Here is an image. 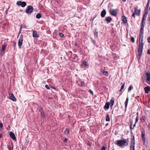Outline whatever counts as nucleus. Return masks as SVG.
I'll list each match as a JSON object with an SVG mask.
<instances>
[{
    "instance_id": "48",
    "label": "nucleus",
    "mask_w": 150,
    "mask_h": 150,
    "mask_svg": "<svg viewBox=\"0 0 150 150\" xmlns=\"http://www.w3.org/2000/svg\"><path fill=\"white\" fill-rule=\"evenodd\" d=\"M7 148L8 150H12L11 149V146L10 145H8L7 146Z\"/></svg>"
},
{
    "instance_id": "9",
    "label": "nucleus",
    "mask_w": 150,
    "mask_h": 150,
    "mask_svg": "<svg viewBox=\"0 0 150 150\" xmlns=\"http://www.w3.org/2000/svg\"><path fill=\"white\" fill-rule=\"evenodd\" d=\"M9 135L10 137L13 140H16V138L15 137L14 134L12 132H11L9 133Z\"/></svg>"
},
{
    "instance_id": "18",
    "label": "nucleus",
    "mask_w": 150,
    "mask_h": 150,
    "mask_svg": "<svg viewBox=\"0 0 150 150\" xmlns=\"http://www.w3.org/2000/svg\"><path fill=\"white\" fill-rule=\"evenodd\" d=\"M144 90H145V93H148L149 91H150V87L149 86L145 87L144 88Z\"/></svg>"
},
{
    "instance_id": "63",
    "label": "nucleus",
    "mask_w": 150,
    "mask_h": 150,
    "mask_svg": "<svg viewBox=\"0 0 150 150\" xmlns=\"http://www.w3.org/2000/svg\"><path fill=\"white\" fill-rule=\"evenodd\" d=\"M105 71L104 70H102L101 71V72H102V73L103 74V72H105Z\"/></svg>"
},
{
    "instance_id": "46",
    "label": "nucleus",
    "mask_w": 150,
    "mask_h": 150,
    "mask_svg": "<svg viewBox=\"0 0 150 150\" xmlns=\"http://www.w3.org/2000/svg\"><path fill=\"white\" fill-rule=\"evenodd\" d=\"M86 144L88 145L89 146H91V144L90 143L89 141H88L86 143Z\"/></svg>"
},
{
    "instance_id": "60",
    "label": "nucleus",
    "mask_w": 150,
    "mask_h": 150,
    "mask_svg": "<svg viewBox=\"0 0 150 150\" xmlns=\"http://www.w3.org/2000/svg\"><path fill=\"white\" fill-rule=\"evenodd\" d=\"M2 135V134L0 133V138H1Z\"/></svg>"
},
{
    "instance_id": "12",
    "label": "nucleus",
    "mask_w": 150,
    "mask_h": 150,
    "mask_svg": "<svg viewBox=\"0 0 150 150\" xmlns=\"http://www.w3.org/2000/svg\"><path fill=\"white\" fill-rule=\"evenodd\" d=\"M145 133L144 132H142L141 134L142 139L144 143H145L146 141V138L145 137Z\"/></svg>"
},
{
    "instance_id": "32",
    "label": "nucleus",
    "mask_w": 150,
    "mask_h": 150,
    "mask_svg": "<svg viewBox=\"0 0 150 150\" xmlns=\"http://www.w3.org/2000/svg\"><path fill=\"white\" fill-rule=\"evenodd\" d=\"M137 116L136 119V120H135V123H136L139 120V117H138V112L137 113Z\"/></svg>"
},
{
    "instance_id": "61",
    "label": "nucleus",
    "mask_w": 150,
    "mask_h": 150,
    "mask_svg": "<svg viewBox=\"0 0 150 150\" xmlns=\"http://www.w3.org/2000/svg\"><path fill=\"white\" fill-rule=\"evenodd\" d=\"M148 22H149V21H150L149 23H150V17H149L148 18Z\"/></svg>"
},
{
    "instance_id": "20",
    "label": "nucleus",
    "mask_w": 150,
    "mask_h": 150,
    "mask_svg": "<svg viewBox=\"0 0 150 150\" xmlns=\"http://www.w3.org/2000/svg\"><path fill=\"white\" fill-rule=\"evenodd\" d=\"M114 98H112L110 100V107H112L114 105Z\"/></svg>"
},
{
    "instance_id": "38",
    "label": "nucleus",
    "mask_w": 150,
    "mask_h": 150,
    "mask_svg": "<svg viewBox=\"0 0 150 150\" xmlns=\"http://www.w3.org/2000/svg\"><path fill=\"white\" fill-rule=\"evenodd\" d=\"M135 41L134 38L133 37H132L130 39V41L134 43Z\"/></svg>"
},
{
    "instance_id": "59",
    "label": "nucleus",
    "mask_w": 150,
    "mask_h": 150,
    "mask_svg": "<svg viewBox=\"0 0 150 150\" xmlns=\"http://www.w3.org/2000/svg\"><path fill=\"white\" fill-rule=\"evenodd\" d=\"M67 138H66L64 139V142H66L67 141Z\"/></svg>"
},
{
    "instance_id": "19",
    "label": "nucleus",
    "mask_w": 150,
    "mask_h": 150,
    "mask_svg": "<svg viewBox=\"0 0 150 150\" xmlns=\"http://www.w3.org/2000/svg\"><path fill=\"white\" fill-rule=\"evenodd\" d=\"M122 19L123 22L125 23L127 22V21L126 17L125 16H122Z\"/></svg>"
},
{
    "instance_id": "24",
    "label": "nucleus",
    "mask_w": 150,
    "mask_h": 150,
    "mask_svg": "<svg viewBox=\"0 0 150 150\" xmlns=\"http://www.w3.org/2000/svg\"><path fill=\"white\" fill-rule=\"evenodd\" d=\"M94 35L95 37L98 38V32H97V30L96 29H95L94 31Z\"/></svg>"
},
{
    "instance_id": "50",
    "label": "nucleus",
    "mask_w": 150,
    "mask_h": 150,
    "mask_svg": "<svg viewBox=\"0 0 150 150\" xmlns=\"http://www.w3.org/2000/svg\"><path fill=\"white\" fill-rule=\"evenodd\" d=\"M59 35L61 37H63L64 36V34L62 33H59Z\"/></svg>"
},
{
    "instance_id": "30",
    "label": "nucleus",
    "mask_w": 150,
    "mask_h": 150,
    "mask_svg": "<svg viewBox=\"0 0 150 150\" xmlns=\"http://www.w3.org/2000/svg\"><path fill=\"white\" fill-rule=\"evenodd\" d=\"M80 86H86V84L84 81H81L80 82Z\"/></svg>"
},
{
    "instance_id": "53",
    "label": "nucleus",
    "mask_w": 150,
    "mask_h": 150,
    "mask_svg": "<svg viewBox=\"0 0 150 150\" xmlns=\"http://www.w3.org/2000/svg\"><path fill=\"white\" fill-rule=\"evenodd\" d=\"M147 40L149 43H150V37H148L147 38Z\"/></svg>"
},
{
    "instance_id": "10",
    "label": "nucleus",
    "mask_w": 150,
    "mask_h": 150,
    "mask_svg": "<svg viewBox=\"0 0 150 150\" xmlns=\"http://www.w3.org/2000/svg\"><path fill=\"white\" fill-rule=\"evenodd\" d=\"M110 14L114 16H116L117 14V12L115 9H110Z\"/></svg>"
},
{
    "instance_id": "55",
    "label": "nucleus",
    "mask_w": 150,
    "mask_h": 150,
    "mask_svg": "<svg viewBox=\"0 0 150 150\" xmlns=\"http://www.w3.org/2000/svg\"><path fill=\"white\" fill-rule=\"evenodd\" d=\"M21 29H22V27H21V26L20 28V29L19 33H18L19 34L21 33Z\"/></svg>"
},
{
    "instance_id": "21",
    "label": "nucleus",
    "mask_w": 150,
    "mask_h": 150,
    "mask_svg": "<svg viewBox=\"0 0 150 150\" xmlns=\"http://www.w3.org/2000/svg\"><path fill=\"white\" fill-rule=\"evenodd\" d=\"M128 101H129V98L127 97V98H126V101L125 102V108L126 110L127 107V105L128 103Z\"/></svg>"
},
{
    "instance_id": "57",
    "label": "nucleus",
    "mask_w": 150,
    "mask_h": 150,
    "mask_svg": "<svg viewBox=\"0 0 150 150\" xmlns=\"http://www.w3.org/2000/svg\"><path fill=\"white\" fill-rule=\"evenodd\" d=\"M134 147H130V150H134Z\"/></svg>"
},
{
    "instance_id": "7",
    "label": "nucleus",
    "mask_w": 150,
    "mask_h": 150,
    "mask_svg": "<svg viewBox=\"0 0 150 150\" xmlns=\"http://www.w3.org/2000/svg\"><path fill=\"white\" fill-rule=\"evenodd\" d=\"M132 139L131 141L130 147H135V138L134 135L132 134L131 136Z\"/></svg>"
},
{
    "instance_id": "17",
    "label": "nucleus",
    "mask_w": 150,
    "mask_h": 150,
    "mask_svg": "<svg viewBox=\"0 0 150 150\" xmlns=\"http://www.w3.org/2000/svg\"><path fill=\"white\" fill-rule=\"evenodd\" d=\"M110 105V102H106L105 103L104 106V109H108L109 108Z\"/></svg>"
},
{
    "instance_id": "14",
    "label": "nucleus",
    "mask_w": 150,
    "mask_h": 150,
    "mask_svg": "<svg viewBox=\"0 0 150 150\" xmlns=\"http://www.w3.org/2000/svg\"><path fill=\"white\" fill-rule=\"evenodd\" d=\"M105 21H107L108 23H110L112 21V18L110 16H107L105 18Z\"/></svg>"
},
{
    "instance_id": "58",
    "label": "nucleus",
    "mask_w": 150,
    "mask_h": 150,
    "mask_svg": "<svg viewBox=\"0 0 150 150\" xmlns=\"http://www.w3.org/2000/svg\"><path fill=\"white\" fill-rule=\"evenodd\" d=\"M16 44V43L15 42H13V45L15 47Z\"/></svg>"
},
{
    "instance_id": "29",
    "label": "nucleus",
    "mask_w": 150,
    "mask_h": 150,
    "mask_svg": "<svg viewBox=\"0 0 150 150\" xmlns=\"http://www.w3.org/2000/svg\"><path fill=\"white\" fill-rule=\"evenodd\" d=\"M69 132V129L68 128H67L64 132L65 134H67Z\"/></svg>"
},
{
    "instance_id": "16",
    "label": "nucleus",
    "mask_w": 150,
    "mask_h": 150,
    "mask_svg": "<svg viewBox=\"0 0 150 150\" xmlns=\"http://www.w3.org/2000/svg\"><path fill=\"white\" fill-rule=\"evenodd\" d=\"M134 13L136 15L139 16L140 13V11L137 9V8H136L135 9L134 12Z\"/></svg>"
},
{
    "instance_id": "43",
    "label": "nucleus",
    "mask_w": 150,
    "mask_h": 150,
    "mask_svg": "<svg viewBox=\"0 0 150 150\" xmlns=\"http://www.w3.org/2000/svg\"><path fill=\"white\" fill-rule=\"evenodd\" d=\"M144 29L141 28L140 30L139 33H143Z\"/></svg>"
},
{
    "instance_id": "25",
    "label": "nucleus",
    "mask_w": 150,
    "mask_h": 150,
    "mask_svg": "<svg viewBox=\"0 0 150 150\" xmlns=\"http://www.w3.org/2000/svg\"><path fill=\"white\" fill-rule=\"evenodd\" d=\"M106 121H110V117L108 113L107 114L106 117Z\"/></svg>"
},
{
    "instance_id": "8",
    "label": "nucleus",
    "mask_w": 150,
    "mask_h": 150,
    "mask_svg": "<svg viewBox=\"0 0 150 150\" xmlns=\"http://www.w3.org/2000/svg\"><path fill=\"white\" fill-rule=\"evenodd\" d=\"M23 35H21L20 36V38L19 40V41L18 43V46L20 48H21V47L22 44V42L23 41Z\"/></svg>"
},
{
    "instance_id": "26",
    "label": "nucleus",
    "mask_w": 150,
    "mask_h": 150,
    "mask_svg": "<svg viewBox=\"0 0 150 150\" xmlns=\"http://www.w3.org/2000/svg\"><path fill=\"white\" fill-rule=\"evenodd\" d=\"M146 17H145V16H143L142 21V22L141 23H142V24H143V23H145V21H146Z\"/></svg>"
},
{
    "instance_id": "36",
    "label": "nucleus",
    "mask_w": 150,
    "mask_h": 150,
    "mask_svg": "<svg viewBox=\"0 0 150 150\" xmlns=\"http://www.w3.org/2000/svg\"><path fill=\"white\" fill-rule=\"evenodd\" d=\"M150 1V0H148V3L147 4L146 6V7L145 8H146V9L147 10H148V8H149V2Z\"/></svg>"
},
{
    "instance_id": "35",
    "label": "nucleus",
    "mask_w": 150,
    "mask_h": 150,
    "mask_svg": "<svg viewBox=\"0 0 150 150\" xmlns=\"http://www.w3.org/2000/svg\"><path fill=\"white\" fill-rule=\"evenodd\" d=\"M133 88V86L132 85H131L129 87L128 89V92H129L132 90V88Z\"/></svg>"
},
{
    "instance_id": "41",
    "label": "nucleus",
    "mask_w": 150,
    "mask_h": 150,
    "mask_svg": "<svg viewBox=\"0 0 150 150\" xmlns=\"http://www.w3.org/2000/svg\"><path fill=\"white\" fill-rule=\"evenodd\" d=\"M39 111L40 112V113L44 112L43 109L41 107L39 108Z\"/></svg>"
},
{
    "instance_id": "27",
    "label": "nucleus",
    "mask_w": 150,
    "mask_h": 150,
    "mask_svg": "<svg viewBox=\"0 0 150 150\" xmlns=\"http://www.w3.org/2000/svg\"><path fill=\"white\" fill-rule=\"evenodd\" d=\"M41 16H42L41 15V14L40 13H38L36 15V18H37L38 19H39L41 18Z\"/></svg>"
},
{
    "instance_id": "51",
    "label": "nucleus",
    "mask_w": 150,
    "mask_h": 150,
    "mask_svg": "<svg viewBox=\"0 0 150 150\" xmlns=\"http://www.w3.org/2000/svg\"><path fill=\"white\" fill-rule=\"evenodd\" d=\"M141 28H142L143 29H144V25H143V24H142V23H141Z\"/></svg>"
},
{
    "instance_id": "6",
    "label": "nucleus",
    "mask_w": 150,
    "mask_h": 150,
    "mask_svg": "<svg viewBox=\"0 0 150 150\" xmlns=\"http://www.w3.org/2000/svg\"><path fill=\"white\" fill-rule=\"evenodd\" d=\"M16 4L18 6H21L22 7H25L26 5V3L25 1H17Z\"/></svg>"
},
{
    "instance_id": "37",
    "label": "nucleus",
    "mask_w": 150,
    "mask_h": 150,
    "mask_svg": "<svg viewBox=\"0 0 150 150\" xmlns=\"http://www.w3.org/2000/svg\"><path fill=\"white\" fill-rule=\"evenodd\" d=\"M91 41L92 43H93L94 45H95L96 42L95 40L93 39L92 38H91Z\"/></svg>"
},
{
    "instance_id": "54",
    "label": "nucleus",
    "mask_w": 150,
    "mask_h": 150,
    "mask_svg": "<svg viewBox=\"0 0 150 150\" xmlns=\"http://www.w3.org/2000/svg\"><path fill=\"white\" fill-rule=\"evenodd\" d=\"M130 126H132V125L133 124V121L132 120V121H131L130 120Z\"/></svg>"
},
{
    "instance_id": "34",
    "label": "nucleus",
    "mask_w": 150,
    "mask_h": 150,
    "mask_svg": "<svg viewBox=\"0 0 150 150\" xmlns=\"http://www.w3.org/2000/svg\"><path fill=\"white\" fill-rule=\"evenodd\" d=\"M113 6V4L111 3H110L109 4L108 7L110 8V9H111L112 8V7Z\"/></svg>"
},
{
    "instance_id": "3",
    "label": "nucleus",
    "mask_w": 150,
    "mask_h": 150,
    "mask_svg": "<svg viewBox=\"0 0 150 150\" xmlns=\"http://www.w3.org/2000/svg\"><path fill=\"white\" fill-rule=\"evenodd\" d=\"M146 68L147 69V70L145 71L146 72V76L147 77L146 81L147 82H149L150 81V73L149 70L148 69H149L150 68V67L149 65H148L147 64Z\"/></svg>"
},
{
    "instance_id": "42",
    "label": "nucleus",
    "mask_w": 150,
    "mask_h": 150,
    "mask_svg": "<svg viewBox=\"0 0 150 150\" xmlns=\"http://www.w3.org/2000/svg\"><path fill=\"white\" fill-rule=\"evenodd\" d=\"M108 74V71H105V72H103V74L107 76Z\"/></svg>"
},
{
    "instance_id": "23",
    "label": "nucleus",
    "mask_w": 150,
    "mask_h": 150,
    "mask_svg": "<svg viewBox=\"0 0 150 150\" xmlns=\"http://www.w3.org/2000/svg\"><path fill=\"white\" fill-rule=\"evenodd\" d=\"M148 10L146 9V8H145L144 11L143 16L146 17L148 13Z\"/></svg>"
},
{
    "instance_id": "52",
    "label": "nucleus",
    "mask_w": 150,
    "mask_h": 150,
    "mask_svg": "<svg viewBox=\"0 0 150 150\" xmlns=\"http://www.w3.org/2000/svg\"><path fill=\"white\" fill-rule=\"evenodd\" d=\"M135 15H136L134 13H133L132 14V17H133L134 19L135 18Z\"/></svg>"
},
{
    "instance_id": "62",
    "label": "nucleus",
    "mask_w": 150,
    "mask_h": 150,
    "mask_svg": "<svg viewBox=\"0 0 150 150\" xmlns=\"http://www.w3.org/2000/svg\"><path fill=\"white\" fill-rule=\"evenodd\" d=\"M136 123H135V124L133 126V127L134 128L136 126Z\"/></svg>"
},
{
    "instance_id": "15",
    "label": "nucleus",
    "mask_w": 150,
    "mask_h": 150,
    "mask_svg": "<svg viewBox=\"0 0 150 150\" xmlns=\"http://www.w3.org/2000/svg\"><path fill=\"white\" fill-rule=\"evenodd\" d=\"M106 14V10L105 9H103V10L101 12L100 14L102 18H103L105 16Z\"/></svg>"
},
{
    "instance_id": "28",
    "label": "nucleus",
    "mask_w": 150,
    "mask_h": 150,
    "mask_svg": "<svg viewBox=\"0 0 150 150\" xmlns=\"http://www.w3.org/2000/svg\"><path fill=\"white\" fill-rule=\"evenodd\" d=\"M124 87H125V83H124L123 84H122L121 86V88H120V90L119 91L120 92H122V90L124 88Z\"/></svg>"
},
{
    "instance_id": "31",
    "label": "nucleus",
    "mask_w": 150,
    "mask_h": 150,
    "mask_svg": "<svg viewBox=\"0 0 150 150\" xmlns=\"http://www.w3.org/2000/svg\"><path fill=\"white\" fill-rule=\"evenodd\" d=\"M41 117L43 118H45V114L44 112L40 113Z\"/></svg>"
},
{
    "instance_id": "2",
    "label": "nucleus",
    "mask_w": 150,
    "mask_h": 150,
    "mask_svg": "<svg viewBox=\"0 0 150 150\" xmlns=\"http://www.w3.org/2000/svg\"><path fill=\"white\" fill-rule=\"evenodd\" d=\"M117 144L120 147L123 146H127L128 145V143L126 142V139L124 140H118L116 142Z\"/></svg>"
},
{
    "instance_id": "45",
    "label": "nucleus",
    "mask_w": 150,
    "mask_h": 150,
    "mask_svg": "<svg viewBox=\"0 0 150 150\" xmlns=\"http://www.w3.org/2000/svg\"><path fill=\"white\" fill-rule=\"evenodd\" d=\"M130 132L132 134V129H134V128L132 127V126H130Z\"/></svg>"
},
{
    "instance_id": "40",
    "label": "nucleus",
    "mask_w": 150,
    "mask_h": 150,
    "mask_svg": "<svg viewBox=\"0 0 150 150\" xmlns=\"http://www.w3.org/2000/svg\"><path fill=\"white\" fill-rule=\"evenodd\" d=\"M83 64L85 65L86 66H88V63L86 61H84L83 62Z\"/></svg>"
},
{
    "instance_id": "56",
    "label": "nucleus",
    "mask_w": 150,
    "mask_h": 150,
    "mask_svg": "<svg viewBox=\"0 0 150 150\" xmlns=\"http://www.w3.org/2000/svg\"><path fill=\"white\" fill-rule=\"evenodd\" d=\"M147 54H150V50L148 49L147 51Z\"/></svg>"
},
{
    "instance_id": "4",
    "label": "nucleus",
    "mask_w": 150,
    "mask_h": 150,
    "mask_svg": "<svg viewBox=\"0 0 150 150\" xmlns=\"http://www.w3.org/2000/svg\"><path fill=\"white\" fill-rule=\"evenodd\" d=\"M33 6L31 5H29L27 7L25 12L27 14L31 13L33 12Z\"/></svg>"
},
{
    "instance_id": "5",
    "label": "nucleus",
    "mask_w": 150,
    "mask_h": 150,
    "mask_svg": "<svg viewBox=\"0 0 150 150\" xmlns=\"http://www.w3.org/2000/svg\"><path fill=\"white\" fill-rule=\"evenodd\" d=\"M7 45L6 42H4L2 45L1 50L0 54L1 55H3L5 53V49Z\"/></svg>"
},
{
    "instance_id": "39",
    "label": "nucleus",
    "mask_w": 150,
    "mask_h": 150,
    "mask_svg": "<svg viewBox=\"0 0 150 150\" xmlns=\"http://www.w3.org/2000/svg\"><path fill=\"white\" fill-rule=\"evenodd\" d=\"M107 148V146H103L101 149V150H105Z\"/></svg>"
},
{
    "instance_id": "13",
    "label": "nucleus",
    "mask_w": 150,
    "mask_h": 150,
    "mask_svg": "<svg viewBox=\"0 0 150 150\" xmlns=\"http://www.w3.org/2000/svg\"><path fill=\"white\" fill-rule=\"evenodd\" d=\"M33 35L34 38H38L39 37V35L38 34L37 32L36 31H33Z\"/></svg>"
},
{
    "instance_id": "11",
    "label": "nucleus",
    "mask_w": 150,
    "mask_h": 150,
    "mask_svg": "<svg viewBox=\"0 0 150 150\" xmlns=\"http://www.w3.org/2000/svg\"><path fill=\"white\" fill-rule=\"evenodd\" d=\"M9 98L10 99L13 101H16V99L14 97L13 94V93H11V94L9 95Z\"/></svg>"
},
{
    "instance_id": "1",
    "label": "nucleus",
    "mask_w": 150,
    "mask_h": 150,
    "mask_svg": "<svg viewBox=\"0 0 150 150\" xmlns=\"http://www.w3.org/2000/svg\"><path fill=\"white\" fill-rule=\"evenodd\" d=\"M143 33H139V45L138 50L139 52V54L137 55L138 59H139L140 58L141 56L142 52V50L144 44L143 43Z\"/></svg>"
},
{
    "instance_id": "49",
    "label": "nucleus",
    "mask_w": 150,
    "mask_h": 150,
    "mask_svg": "<svg viewBox=\"0 0 150 150\" xmlns=\"http://www.w3.org/2000/svg\"><path fill=\"white\" fill-rule=\"evenodd\" d=\"M3 126V124L1 123H0V130L2 128Z\"/></svg>"
},
{
    "instance_id": "64",
    "label": "nucleus",
    "mask_w": 150,
    "mask_h": 150,
    "mask_svg": "<svg viewBox=\"0 0 150 150\" xmlns=\"http://www.w3.org/2000/svg\"><path fill=\"white\" fill-rule=\"evenodd\" d=\"M20 11L21 12H22L23 11V10L22 9H21L20 10Z\"/></svg>"
},
{
    "instance_id": "33",
    "label": "nucleus",
    "mask_w": 150,
    "mask_h": 150,
    "mask_svg": "<svg viewBox=\"0 0 150 150\" xmlns=\"http://www.w3.org/2000/svg\"><path fill=\"white\" fill-rule=\"evenodd\" d=\"M77 55L75 54L74 57V59L75 60H78L79 59Z\"/></svg>"
},
{
    "instance_id": "22",
    "label": "nucleus",
    "mask_w": 150,
    "mask_h": 150,
    "mask_svg": "<svg viewBox=\"0 0 150 150\" xmlns=\"http://www.w3.org/2000/svg\"><path fill=\"white\" fill-rule=\"evenodd\" d=\"M146 118L145 116H143L140 118V120L142 122H144L145 121Z\"/></svg>"
},
{
    "instance_id": "44",
    "label": "nucleus",
    "mask_w": 150,
    "mask_h": 150,
    "mask_svg": "<svg viewBox=\"0 0 150 150\" xmlns=\"http://www.w3.org/2000/svg\"><path fill=\"white\" fill-rule=\"evenodd\" d=\"M45 87L47 89H50V87L47 85H45Z\"/></svg>"
},
{
    "instance_id": "47",
    "label": "nucleus",
    "mask_w": 150,
    "mask_h": 150,
    "mask_svg": "<svg viewBox=\"0 0 150 150\" xmlns=\"http://www.w3.org/2000/svg\"><path fill=\"white\" fill-rule=\"evenodd\" d=\"M89 91L91 94L93 95V93L91 89H90Z\"/></svg>"
}]
</instances>
